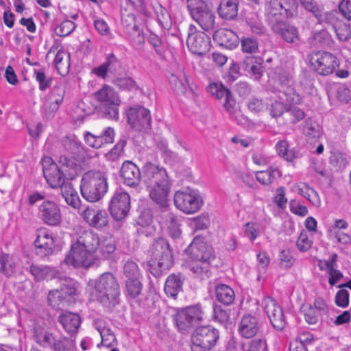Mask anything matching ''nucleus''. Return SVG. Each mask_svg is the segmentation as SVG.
Listing matches in <instances>:
<instances>
[{
    "mask_svg": "<svg viewBox=\"0 0 351 351\" xmlns=\"http://www.w3.org/2000/svg\"><path fill=\"white\" fill-rule=\"evenodd\" d=\"M121 176L124 183L130 187H136L141 179L149 192V197L156 204L162 208L168 205L171 181L164 167L147 162L142 167L141 174L134 163L126 160L122 164Z\"/></svg>",
    "mask_w": 351,
    "mask_h": 351,
    "instance_id": "f257e3e1",
    "label": "nucleus"
},
{
    "mask_svg": "<svg viewBox=\"0 0 351 351\" xmlns=\"http://www.w3.org/2000/svg\"><path fill=\"white\" fill-rule=\"evenodd\" d=\"M88 286L93 300H97L107 306H114L118 303L119 286L112 273H104L98 279L90 281Z\"/></svg>",
    "mask_w": 351,
    "mask_h": 351,
    "instance_id": "f03ea898",
    "label": "nucleus"
},
{
    "mask_svg": "<svg viewBox=\"0 0 351 351\" xmlns=\"http://www.w3.org/2000/svg\"><path fill=\"white\" fill-rule=\"evenodd\" d=\"M147 256L149 269L155 277H159L163 271L170 268L173 263L169 243L164 238H159L152 244Z\"/></svg>",
    "mask_w": 351,
    "mask_h": 351,
    "instance_id": "7ed1b4c3",
    "label": "nucleus"
},
{
    "mask_svg": "<svg viewBox=\"0 0 351 351\" xmlns=\"http://www.w3.org/2000/svg\"><path fill=\"white\" fill-rule=\"evenodd\" d=\"M108 190L107 178L100 171H88L81 180L80 191L82 197L89 202L100 200Z\"/></svg>",
    "mask_w": 351,
    "mask_h": 351,
    "instance_id": "20e7f679",
    "label": "nucleus"
},
{
    "mask_svg": "<svg viewBox=\"0 0 351 351\" xmlns=\"http://www.w3.org/2000/svg\"><path fill=\"white\" fill-rule=\"evenodd\" d=\"M187 8L192 19L203 30L208 32L215 28V15L210 0H187Z\"/></svg>",
    "mask_w": 351,
    "mask_h": 351,
    "instance_id": "39448f33",
    "label": "nucleus"
},
{
    "mask_svg": "<svg viewBox=\"0 0 351 351\" xmlns=\"http://www.w3.org/2000/svg\"><path fill=\"white\" fill-rule=\"evenodd\" d=\"M94 98L100 104L104 117L114 120L119 119L121 99L112 87L108 85L103 86L94 93Z\"/></svg>",
    "mask_w": 351,
    "mask_h": 351,
    "instance_id": "423d86ee",
    "label": "nucleus"
},
{
    "mask_svg": "<svg viewBox=\"0 0 351 351\" xmlns=\"http://www.w3.org/2000/svg\"><path fill=\"white\" fill-rule=\"evenodd\" d=\"M219 339V332L211 326H203L195 329L191 336V351H210Z\"/></svg>",
    "mask_w": 351,
    "mask_h": 351,
    "instance_id": "0eeeda50",
    "label": "nucleus"
},
{
    "mask_svg": "<svg viewBox=\"0 0 351 351\" xmlns=\"http://www.w3.org/2000/svg\"><path fill=\"white\" fill-rule=\"evenodd\" d=\"M203 319V311L198 305L188 306L179 311L174 317V320L178 330L187 332L195 324Z\"/></svg>",
    "mask_w": 351,
    "mask_h": 351,
    "instance_id": "6e6552de",
    "label": "nucleus"
},
{
    "mask_svg": "<svg viewBox=\"0 0 351 351\" xmlns=\"http://www.w3.org/2000/svg\"><path fill=\"white\" fill-rule=\"evenodd\" d=\"M174 204L183 213L193 214L200 210L203 200L195 191H177L174 195Z\"/></svg>",
    "mask_w": 351,
    "mask_h": 351,
    "instance_id": "1a4fd4ad",
    "label": "nucleus"
},
{
    "mask_svg": "<svg viewBox=\"0 0 351 351\" xmlns=\"http://www.w3.org/2000/svg\"><path fill=\"white\" fill-rule=\"evenodd\" d=\"M310 62L313 69L322 75L332 73L338 66L337 58L324 51H313L310 55Z\"/></svg>",
    "mask_w": 351,
    "mask_h": 351,
    "instance_id": "9d476101",
    "label": "nucleus"
},
{
    "mask_svg": "<svg viewBox=\"0 0 351 351\" xmlns=\"http://www.w3.org/2000/svg\"><path fill=\"white\" fill-rule=\"evenodd\" d=\"M42 165L43 169V174L51 188L62 187L68 182H65V172L63 169L53 162L52 158L49 156H45L42 160Z\"/></svg>",
    "mask_w": 351,
    "mask_h": 351,
    "instance_id": "9b49d317",
    "label": "nucleus"
},
{
    "mask_svg": "<svg viewBox=\"0 0 351 351\" xmlns=\"http://www.w3.org/2000/svg\"><path fill=\"white\" fill-rule=\"evenodd\" d=\"M128 122L136 131H145L151 127L149 111L141 106L130 108L127 112Z\"/></svg>",
    "mask_w": 351,
    "mask_h": 351,
    "instance_id": "f8f14e48",
    "label": "nucleus"
},
{
    "mask_svg": "<svg viewBox=\"0 0 351 351\" xmlns=\"http://www.w3.org/2000/svg\"><path fill=\"white\" fill-rule=\"evenodd\" d=\"M130 208V197L122 190L117 191L111 198L109 209L112 217L117 220L124 219Z\"/></svg>",
    "mask_w": 351,
    "mask_h": 351,
    "instance_id": "ddd939ff",
    "label": "nucleus"
},
{
    "mask_svg": "<svg viewBox=\"0 0 351 351\" xmlns=\"http://www.w3.org/2000/svg\"><path fill=\"white\" fill-rule=\"evenodd\" d=\"M97 259L93 252L79 247L74 248L72 245L69 254L66 256L64 261L66 264L75 267L88 268L96 263Z\"/></svg>",
    "mask_w": 351,
    "mask_h": 351,
    "instance_id": "4468645a",
    "label": "nucleus"
},
{
    "mask_svg": "<svg viewBox=\"0 0 351 351\" xmlns=\"http://www.w3.org/2000/svg\"><path fill=\"white\" fill-rule=\"evenodd\" d=\"M261 306L267 313L273 327L278 330H282L285 326V319L281 307L271 297H265Z\"/></svg>",
    "mask_w": 351,
    "mask_h": 351,
    "instance_id": "2eb2a0df",
    "label": "nucleus"
},
{
    "mask_svg": "<svg viewBox=\"0 0 351 351\" xmlns=\"http://www.w3.org/2000/svg\"><path fill=\"white\" fill-rule=\"evenodd\" d=\"M195 27L190 25L186 44L193 53L203 56L209 50V37L202 32L195 33Z\"/></svg>",
    "mask_w": 351,
    "mask_h": 351,
    "instance_id": "dca6fc26",
    "label": "nucleus"
},
{
    "mask_svg": "<svg viewBox=\"0 0 351 351\" xmlns=\"http://www.w3.org/2000/svg\"><path fill=\"white\" fill-rule=\"evenodd\" d=\"M41 220L47 225L56 226L62 221L61 210L55 202L44 200L38 207Z\"/></svg>",
    "mask_w": 351,
    "mask_h": 351,
    "instance_id": "f3484780",
    "label": "nucleus"
},
{
    "mask_svg": "<svg viewBox=\"0 0 351 351\" xmlns=\"http://www.w3.org/2000/svg\"><path fill=\"white\" fill-rule=\"evenodd\" d=\"M84 221L90 227L101 229L108 223V216L105 210L94 206H86L80 213Z\"/></svg>",
    "mask_w": 351,
    "mask_h": 351,
    "instance_id": "a211bd4d",
    "label": "nucleus"
},
{
    "mask_svg": "<svg viewBox=\"0 0 351 351\" xmlns=\"http://www.w3.org/2000/svg\"><path fill=\"white\" fill-rule=\"evenodd\" d=\"M192 260L210 262L214 258L213 248L208 245L202 238L195 237L186 250Z\"/></svg>",
    "mask_w": 351,
    "mask_h": 351,
    "instance_id": "6ab92c4d",
    "label": "nucleus"
},
{
    "mask_svg": "<svg viewBox=\"0 0 351 351\" xmlns=\"http://www.w3.org/2000/svg\"><path fill=\"white\" fill-rule=\"evenodd\" d=\"M34 243L36 253L41 257L52 254L55 246L51 234L45 229H41L38 232L37 238Z\"/></svg>",
    "mask_w": 351,
    "mask_h": 351,
    "instance_id": "aec40b11",
    "label": "nucleus"
},
{
    "mask_svg": "<svg viewBox=\"0 0 351 351\" xmlns=\"http://www.w3.org/2000/svg\"><path fill=\"white\" fill-rule=\"evenodd\" d=\"M85 143L91 147L100 148L103 145L112 143L114 141V130L112 128H106L104 131L99 135L93 134L86 132L84 135Z\"/></svg>",
    "mask_w": 351,
    "mask_h": 351,
    "instance_id": "412c9836",
    "label": "nucleus"
},
{
    "mask_svg": "<svg viewBox=\"0 0 351 351\" xmlns=\"http://www.w3.org/2000/svg\"><path fill=\"white\" fill-rule=\"evenodd\" d=\"M261 324L257 318L250 314L244 315L239 324V335L245 339L254 337L259 331Z\"/></svg>",
    "mask_w": 351,
    "mask_h": 351,
    "instance_id": "4be33fe9",
    "label": "nucleus"
},
{
    "mask_svg": "<svg viewBox=\"0 0 351 351\" xmlns=\"http://www.w3.org/2000/svg\"><path fill=\"white\" fill-rule=\"evenodd\" d=\"M99 245L100 240L98 235L91 230L82 231L74 243V248L80 247L93 253L98 249Z\"/></svg>",
    "mask_w": 351,
    "mask_h": 351,
    "instance_id": "5701e85b",
    "label": "nucleus"
},
{
    "mask_svg": "<svg viewBox=\"0 0 351 351\" xmlns=\"http://www.w3.org/2000/svg\"><path fill=\"white\" fill-rule=\"evenodd\" d=\"M213 39L227 49L235 48L239 43L238 36L231 29H219L216 30L213 34Z\"/></svg>",
    "mask_w": 351,
    "mask_h": 351,
    "instance_id": "b1692460",
    "label": "nucleus"
},
{
    "mask_svg": "<svg viewBox=\"0 0 351 351\" xmlns=\"http://www.w3.org/2000/svg\"><path fill=\"white\" fill-rule=\"evenodd\" d=\"M208 92L217 99L225 98L223 104L224 108L229 112H232V110L234 106V100L232 98L231 92L225 88L221 84L211 83L208 86Z\"/></svg>",
    "mask_w": 351,
    "mask_h": 351,
    "instance_id": "393cba45",
    "label": "nucleus"
},
{
    "mask_svg": "<svg viewBox=\"0 0 351 351\" xmlns=\"http://www.w3.org/2000/svg\"><path fill=\"white\" fill-rule=\"evenodd\" d=\"M58 322L62 326L64 330L69 334H75L81 324L79 315L70 312H62L58 317Z\"/></svg>",
    "mask_w": 351,
    "mask_h": 351,
    "instance_id": "a878e982",
    "label": "nucleus"
},
{
    "mask_svg": "<svg viewBox=\"0 0 351 351\" xmlns=\"http://www.w3.org/2000/svg\"><path fill=\"white\" fill-rule=\"evenodd\" d=\"M65 94L64 88L61 86H56L51 90L47 97L45 106L49 113L56 112L62 103Z\"/></svg>",
    "mask_w": 351,
    "mask_h": 351,
    "instance_id": "bb28decb",
    "label": "nucleus"
},
{
    "mask_svg": "<svg viewBox=\"0 0 351 351\" xmlns=\"http://www.w3.org/2000/svg\"><path fill=\"white\" fill-rule=\"evenodd\" d=\"M280 3L276 0H269L265 5V17L271 28L282 22L284 17L280 11Z\"/></svg>",
    "mask_w": 351,
    "mask_h": 351,
    "instance_id": "cd10ccee",
    "label": "nucleus"
},
{
    "mask_svg": "<svg viewBox=\"0 0 351 351\" xmlns=\"http://www.w3.org/2000/svg\"><path fill=\"white\" fill-rule=\"evenodd\" d=\"M271 29L275 34L280 35L285 41L289 43H295L299 38L297 28L283 22L274 25Z\"/></svg>",
    "mask_w": 351,
    "mask_h": 351,
    "instance_id": "c85d7f7f",
    "label": "nucleus"
},
{
    "mask_svg": "<svg viewBox=\"0 0 351 351\" xmlns=\"http://www.w3.org/2000/svg\"><path fill=\"white\" fill-rule=\"evenodd\" d=\"M238 0H221L217 11L219 16L226 20L234 19L238 13Z\"/></svg>",
    "mask_w": 351,
    "mask_h": 351,
    "instance_id": "c756f323",
    "label": "nucleus"
},
{
    "mask_svg": "<svg viewBox=\"0 0 351 351\" xmlns=\"http://www.w3.org/2000/svg\"><path fill=\"white\" fill-rule=\"evenodd\" d=\"M184 280V276L181 274H173L169 276L165 285L166 294L175 298L182 291Z\"/></svg>",
    "mask_w": 351,
    "mask_h": 351,
    "instance_id": "7c9ffc66",
    "label": "nucleus"
},
{
    "mask_svg": "<svg viewBox=\"0 0 351 351\" xmlns=\"http://www.w3.org/2000/svg\"><path fill=\"white\" fill-rule=\"evenodd\" d=\"M152 215L149 213H142L137 220L138 232L147 237L154 235L156 228L152 225Z\"/></svg>",
    "mask_w": 351,
    "mask_h": 351,
    "instance_id": "2f4dec72",
    "label": "nucleus"
},
{
    "mask_svg": "<svg viewBox=\"0 0 351 351\" xmlns=\"http://www.w3.org/2000/svg\"><path fill=\"white\" fill-rule=\"evenodd\" d=\"M61 194L68 205L75 209H79L80 208V198L71 182H67L66 185L62 187Z\"/></svg>",
    "mask_w": 351,
    "mask_h": 351,
    "instance_id": "473e14b6",
    "label": "nucleus"
},
{
    "mask_svg": "<svg viewBox=\"0 0 351 351\" xmlns=\"http://www.w3.org/2000/svg\"><path fill=\"white\" fill-rule=\"evenodd\" d=\"M31 274L37 280H42L45 278H60V273L54 269L47 266H38L32 265L29 268Z\"/></svg>",
    "mask_w": 351,
    "mask_h": 351,
    "instance_id": "72a5a7b5",
    "label": "nucleus"
},
{
    "mask_svg": "<svg viewBox=\"0 0 351 351\" xmlns=\"http://www.w3.org/2000/svg\"><path fill=\"white\" fill-rule=\"evenodd\" d=\"M215 294L217 300L226 305L232 304L234 300V292L228 286L221 284L216 287Z\"/></svg>",
    "mask_w": 351,
    "mask_h": 351,
    "instance_id": "f704fd0d",
    "label": "nucleus"
},
{
    "mask_svg": "<svg viewBox=\"0 0 351 351\" xmlns=\"http://www.w3.org/2000/svg\"><path fill=\"white\" fill-rule=\"evenodd\" d=\"M282 89L279 91L278 99L287 105L299 104L302 98L299 94L291 86L282 87Z\"/></svg>",
    "mask_w": 351,
    "mask_h": 351,
    "instance_id": "c9c22d12",
    "label": "nucleus"
},
{
    "mask_svg": "<svg viewBox=\"0 0 351 351\" xmlns=\"http://www.w3.org/2000/svg\"><path fill=\"white\" fill-rule=\"evenodd\" d=\"M210 262L192 260L189 265V267L195 275L204 279L208 278L210 276Z\"/></svg>",
    "mask_w": 351,
    "mask_h": 351,
    "instance_id": "e433bc0d",
    "label": "nucleus"
},
{
    "mask_svg": "<svg viewBox=\"0 0 351 351\" xmlns=\"http://www.w3.org/2000/svg\"><path fill=\"white\" fill-rule=\"evenodd\" d=\"M165 223L169 235L174 239L180 237L181 229L180 220L174 214L168 213L165 216Z\"/></svg>",
    "mask_w": 351,
    "mask_h": 351,
    "instance_id": "4c0bfd02",
    "label": "nucleus"
},
{
    "mask_svg": "<svg viewBox=\"0 0 351 351\" xmlns=\"http://www.w3.org/2000/svg\"><path fill=\"white\" fill-rule=\"evenodd\" d=\"M48 303L54 309H61L69 303L66 295H62L58 289L50 291L48 294Z\"/></svg>",
    "mask_w": 351,
    "mask_h": 351,
    "instance_id": "58836bf2",
    "label": "nucleus"
},
{
    "mask_svg": "<svg viewBox=\"0 0 351 351\" xmlns=\"http://www.w3.org/2000/svg\"><path fill=\"white\" fill-rule=\"evenodd\" d=\"M276 149L279 156L289 162L300 156L298 152L289 149V143L285 140L279 141L276 145Z\"/></svg>",
    "mask_w": 351,
    "mask_h": 351,
    "instance_id": "ea45409f",
    "label": "nucleus"
},
{
    "mask_svg": "<svg viewBox=\"0 0 351 351\" xmlns=\"http://www.w3.org/2000/svg\"><path fill=\"white\" fill-rule=\"evenodd\" d=\"M34 338L43 348L53 347V343L56 341L52 333L42 329L34 330Z\"/></svg>",
    "mask_w": 351,
    "mask_h": 351,
    "instance_id": "a19ab883",
    "label": "nucleus"
},
{
    "mask_svg": "<svg viewBox=\"0 0 351 351\" xmlns=\"http://www.w3.org/2000/svg\"><path fill=\"white\" fill-rule=\"evenodd\" d=\"M241 348L242 351H267V343L265 338H255L242 343Z\"/></svg>",
    "mask_w": 351,
    "mask_h": 351,
    "instance_id": "79ce46f5",
    "label": "nucleus"
},
{
    "mask_svg": "<svg viewBox=\"0 0 351 351\" xmlns=\"http://www.w3.org/2000/svg\"><path fill=\"white\" fill-rule=\"evenodd\" d=\"M332 27L339 40L346 41L351 38L350 27L344 21L336 20Z\"/></svg>",
    "mask_w": 351,
    "mask_h": 351,
    "instance_id": "37998d69",
    "label": "nucleus"
},
{
    "mask_svg": "<svg viewBox=\"0 0 351 351\" xmlns=\"http://www.w3.org/2000/svg\"><path fill=\"white\" fill-rule=\"evenodd\" d=\"M60 278H59L63 280L65 283L61 286V288L58 289V291L62 295H66L67 298H69L71 302V298L77 293L76 283L71 279L62 275L60 273Z\"/></svg>",
    "mask_w": 351,
    "mask_h": 351,
    "instance_id": "c03bdc74",
    "label": "nucleus"
},
{
    "mask_svg": "<svg viewBox=\"0 0 351 351\" xmlns=\"http://www.w3.org/2000/svg\"><path fill=\"white\" fill-rule=\"evenodd\" d=\"M158 23L165 28H169L171 24V16L167 9L160 4H158L154 7Z\"/></svg>",
    "mask_w": 351,
    "mask_h": 351,
    "instance_id": "a18cd8bd",
    "label": "nucleus"
},
{
    "mask_svg": "<svg viewBox=\"0 0 351 351\" xmlns=\"http://www.w3.org/2000/svg\"><path fill=\"white\" fill-rule=\"evenodd\" d=\"M69 53L62 49H60L56 54L54 64L58 71L61 73V70L68 68L69 65Z\"/></svg>",
    "mask_w": 351,
    "mask_h": 351,
    "instance_id": "49530a36",
    "label": "nucleus"
},
{
    "mask_svg": "<svg viewBox=\"0 0 351 351\" xmlns=\"http://www.w3.org/2000/svg\"><path fill=\"white\" fill-rule=\"evenodd\" d=\"M125 145L126 140L124 138L120 139L114 147L106 154L107 160L110 161L118 160L123 154Z\"/></svg>",
    "mask_w": 351,
    "mask_h": 351,
    "instance_id": "de8ad7c7",
    "label": "nucleus"
},
{
    "mask_svg": "<svg viewBox=\"0 0 351 351\" xmlns=\"http://www.w3.org/2000/svg\"><path fill=\"white\" fill-rule=\"evenodd\" d=\"M123 274L127 280L139 278L140 271L137 264L132 261H127L123 266Z\"/></svg>",
    "mask_w": 351,
    "mask_h": 351,
    "instance_id": "09e8293b",
    "label": "nucleus"
},
{
    "mask_svg": "<svg viewBox=\"0 0 351 351\" xmlns=\"http://www.w3.org/2000/svg\"><path fill=\"white\" fill-rule=\"evenodd\" d=\"M241 47L243 52L247 53H255L258 51V40L252 37H245L241 40Z\"/></svg>",
    "mask_w": 351,
    "mask_h": 351,
    "instance_id": "8fccbe9b",
    "label": "nucleus"
},
{
    "mask_svg": "<svg viewBox=\"0 0 351 351\" xmlns=\"http://www.w3.org/2000/svg\"><path fill=\"white\" fill-rule=\"evenodd\" d=\"M101 337V343L106 347H111L117 345V340L113 332L107 327L99 329Z\"/></svg>",
    "mask_w": 351,
    "mask_h": 351,
    "instance_id": "3c124183",
    "label": "nucleus"
},
{
    "mask_svg": "<svg viewBox=\"0 0 351 351\" xmlns=\"http://www.w3.org/2000/svg\"><path fill=\"white\" fill-rule=\"evenodd\" d=\"M34 76L39 84V89L40 90L44 91L51 86L52 78L47 76L43 71L34 69Z\"/></svg>",
    "mask_w": 351,
    "mask_h": 351,
    "instance_id": "603ef678",
    "label": "nucleus"
},
{
    "mask_svg": "<svg viewBox=\"0 0 351 351\" xmlns=\"http://www.w3.org/2000/svg\"><path fill=\"white\" fill-rule=\"evenodd\" d=\"M243 232L250 241H254L260 235V225L255 222H247L243 226Z\"/></svg>",
    "mask_w": 351,
    "mask_h": 351,
    "instance_id": "864d4df0",
    "label": "nucleus"
},
{
    "mask_svg": "<svg viewBox=\"0 0 351 351\" xmlns=\"http://www.w3.org/2000/svg\"><path fill=\"white\" fill-rule=\"evenodd\" d=\"M59 164L60 169H63L65 173H69L70 171H75L79 167L74 157H69L64 155L60 157Z\"/></svg>",
    "mask_w": 351,
    "mask_h": 351,
    "instance_id": "5fc2aeb1",
    "label": "nucleus"
},
{
    "mask_svg": "<svg viewBox=\"0 0 351 351\" xmlns=\"http://www.w3.org/2000/svg\"><path fill=\"white\" fill-rule=\"evenodd\" d=\"M63 145L67 151L73 154L80 153L82 150L81 143L75 136L66 137L63 141Z\"/></svg>",
    "mask_w": 351,
    "mask_h": 351,
    "instance_id": "6e6d98bb",
    "label": "nucleus"
},
{
    "mask_svg": "<svg viewBox=\"0 0 351 351\" xmlns=\"http://www.w3.org/2000/svg\"><path fill=\"white\" fill-rule=\"evenodd\" d=\"M76 25L70 20H65L56 27L55 32L57 36L64 37L69 35L75 29Z\"/></svg>",
    "mask_w": 351,
    "mask_h": 351,
    "instance_id": "4d7b16f0",
    "label": "nucleus"
},
{
    "mask_svg": "<svg viewBox=\"0 0 351 351\" xmlns=\"http://www.w3.org/2000/svg\"><path fill=\"white\" fill-rule=\"evenodd\" d=\"M276 172L277 170L276 169L259 171L256 173V178L262 184L268 185L274 181Z\"/></svg>",
    "mask_w": 351,
    "mask_h": 351,
    "instance_id": "13d9d810",
    "label": "nucleus"
},
{
    "mask_svg": "<svg viewBox=\"0 0 351 351\" xmlns=\"http://www.w3.org/2000/svg\"><path fill=\"white\" fill-rule=\"evenodd\" d=\"M126 289L128 295L131 298H136L140 295L142 291V284L138 278L126 280Z\"/></svg>",
    "mask_w": 351,
    "mask_h": 351,
    "instance_id": "bf43d9fd",
    "label": "nucleus"
},
{
    "mask_svg": "<svg viewBox=\"0 0 351 351\" xmlns=\"http://www.w3.org/2000/svg\"><path fill=\"white\" fill-rule=\"evenodd\" d=\"M301 310L308 324H315L318 322L319 315L316 313L315 309L311 305L304 304L302 306Z\"/></svg>",
    "mask_w": 351,
    "mask_h": 351,
    "instance_id": "052dcab7",
    "label": "nucleus"
},
{
    "mask_svg": "<svg viewBox=\"0 0 351 351\" xmlns=\"http://www.w3.org/2000/svg\"><path fill=\"white\" fill-rule=\"evenodd\" d=\"M114 83L122 90H133L138 88L135 81L130 77H119L116 79Z\"/></svg>",
    "mask_w": 351,
    "mask_h": 351,
    "instance_id": "680f3d73",
    "label": "nucleus"
},
{
    "mask_svg": "<svg viewBox=\"0 0 351 351\" xmlns=\"http://www.w3.org/2000/svg\"><path fill=\"white\" fill-rule=\"evenodd\" d=\"M213 318L215 321L221 323H226L230 317L229 313L221 306L213 305Z\"/></svg>",
    "mask_w": 351,
    "mask_h": 351,
    "instance_id": "e2e57ef3",
    "label": "nucleus"
},
{
    "mask_svg": "<svg viewBox=\"0 0 351 351\" xmlns=\"http://www.w3.org/2000/svg\"><path fill=\"white\" fill-rule=\"evenodd\" d=\"M75 343L73 340L68 339L57 340L53 343L54 351H73Z\"/></svg>",
    "mask_w": 351,
    "mask_h": 351,
    "instance_id": "0e129e2a",
    "label": "nucleus"
},
{
    "mask_svg": "<svg viewBox=\"0 0 351 351\" xmlns=\"http://www.w3.org/2000/svg\"><path fill=\"white\" fill-rule=\"evenodd\" d=\"M247 23L251 29V31L256 34L262 35L266 32L265 27L258 20V17H252L247 20Z\"/></svg>",
    "mask_w": 351,
    "mask_h": 351,
    "instance_id": "69168bd1",
    "label": "nucleus"
},
{
    "mask_svg": "<svg viewBox=\"0 0 351 351\" xmlns=\"http://www.w3.org/2000/svg\"><path fill=\"white\" fill-rule=\"evenodd\" d=\"M301 5L306 10L313 13L316 18L322 16V10L314 0H300Z\"/></svg>",
    "mask_w": 351,
    "mask_h": 351,
    "instance_id": "338daca9",
    "label": "nucleus"
},
{
    "mask_svg": "<svg viewBox=\"0 0 351 351\" xmlns=\"http://www.w3.org/2000/svg\"><path fill=\"white\" fill-rule=\"evenodd\" d=\"M131 35L133 44L136 47H141L145 43V37L142 31H141L136 25H134L133 29L129 31Z\"/></svg>",
    "mask_w": 351,
    "mask_h": 351,
    "instance_id": "774afa93",
    "label": "nucleus"
}]
</instances>
